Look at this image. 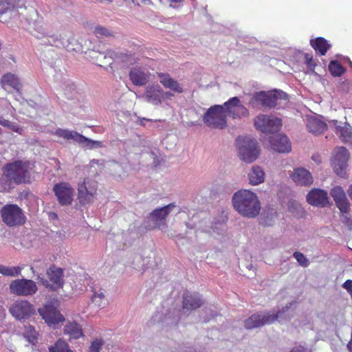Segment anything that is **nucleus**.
Returning <instances> with one entry per match:
<instances>
[{
  "mask_svg": "<svg viewBox=\"0 0 352 352\" xmlns=\"http://www.w3.org/2000/svg\"><path fill=\"white\" fill-rule=\"evenodd\" d=\"M30 162L28 160H16L6 164L0 177V192L9 190L14 184L30 183Z\"/></svg>",
  "mask_w": 352,
  "mask_h": 352,
  "instance_id": "f257e3e1",
  "label": "nucleus"
},
{
  "mask_svg": "<svg viewBox=\"0 0 352 352\" xmlns=\"http://www.w3.org/2000/svg\"><path fill=\"white\" fill-rule=\"evenodd\" d=\"M234 208L243 217L255 218L261 211V202L257 195L245 189L235 192L232 198Z\"/></svg>",
  "mask_w": 352,
  "mask_h": 352,
  "instance_id": "f03ea898",
  "label": "nucleus"
},
{
  "mask_svg": "<svg viewBox=\"0 0 352 352\" xmlns=\"http://www.w3.org/2000/svg\"><path fill=\"white\" fill-rule=\"evenodd\" d=\"M288 100L287 94L282 91H259L256 92L250 98L249 104L254 109L262 107L272 108L276 105L278 100Z\"/></svg>",
  "mask_w": 352,
  "mask_h": 352,
  "instance_id": "7ed1b4c3",
  "label": "nucleus"
},
{
  "mask_svg": "<svg viewBox=\"0 0 352 352\" xmlns=\"http://www.w3.org/2000/svg\"><path fill=\"white\" fill-rule=\"evenodd\" d=\"M294 303L295 302L292 301L287 304L282 309L278 311L276 314H270L269 313H258L253 314L244 321V327L247 329H252L265 324H272L278 318H282L283 315L288 311Z\"/></svg>",
  "mask_w": 352,
  "mask_h": 352,
  "instance_id": "20e7f679",
  "label": "nucleus"
},
{
  "mask_svg": "<svg viewBox=\"0 0 352 352\" xmlns=\"http://www.w3.org/2000/svg\"><path fill=\"white\" fill-rule=\"evenodd\" d=\"M236 147L240 159L246 163L254 162L260 154L257 141L248 137H239Z\"/></svg>",
  "mask_w": 352,
  "mask_h": 352,
  "instance_id": "39448f33",
  "label": "nucleus"
},
{
  "mask_svg": "<svg viewBox=\"0 0 352 352\" xmlns=\"http://www.w3.org/2000/svg\"><path fill=\"white\" fill-rule=\"evenodd\" d=\"M203 120L206 125L212 128L222 129L227 126L226 113L222 105L209 108L204 115Z\"/></svg>",
  "mask_w": 352,
  "mask_h": 352,
  "instance_id": "423d86ee",
  "label": "nucleus"
},
{
  "mask_svg": "<svg viewBox=\"0 0 352 352\" xmlns=\"http://www.w3.org/2000/svg\"><path fill=\"white\" fill-rule=\"evenodd\" d=\"M98 184L96 181L85 179L78 184V200L81 206H85L94 201Z\"/></svg>",
  "mask_w": 352,
  "mask_h": 352,
  "instance_id": "0eeeda50",
  "label": "nucleus"
},
{
  "mask_svg": "<svg viewBox=\"0 0 352 352\" xmlns=\"http://www.w3.org/2000/svg\"><path fill=\"white\" fill-rule=\"evenodd\" d=\"M11 294L19 296H28L35 294L38 290L36 283L30 279H15L9 285Z\"/></svg>",
  "mask_w": 352,
  "mask_h": 352,
  "instance_id": "6e6552de",
  "label": "nucleus"
},
{
  "mask_svg": "<svg viewBox=\"0 0 352 352\" xmlns=\"http://www.w3.org/2000/svg\"><path fill=\"white\" fill-rule=\"evenodd\" d=\"M54 134L58 137L63 138L65 140H72L76 142L84 144L87 148L93 149L94 148H101L102 142L97 140H92L76 131H69L67 129H58Z\"/></svg>",
  "mask_w": 352,
  "mask_h": 352,
  "instance_id": "1a4fd4ad",
  "label": "nucleus"
},
{
  "mask_svg": "<svg viewBox=\"0 0 352 352\" xmlns=\"http://www.w3.org/2000/svg\"><path fill=\"white\" fill-rule=\"evenodd\" d=\"M350 154L344 146H339L333 151L332 166L334 172L339 176L344 177Z\"/></svg>",
  "mask_w": 352,
  "mask_h": 352,
  "instance_id": "9d476101",
  "label": "nucleus"
},
{
  "mask_svg": "<svg viewBox=\"0 0 352 352\" xmlns=\"http://www.w3.org/2000/svg\"><path fill=\"white\" fill-rule=\"evenodd\" d=\"M254 126L263 133H274L280 130L282 126V120L278 118H270L267 115H260L254 120Z\"/></svg>",
  "mask_w": 352,
  "mask_h": 352,
  "instance_id": "9b49d317",
  "label": "nucleus"
},
{
  "mask_svg": "<svg viewBox=\"0 0 352 352\" xmlns=\"http://www.w3.org/2000/svg\"><path fill=\"white\" fill-rule=\"evenodd\" d=\"M53 192L61 206L71 205L74 200V189L67 182L56 184Z\"/></svg>",
  "mask_w": 352,
  "mask_h": 352,
  "instance_id": "f8f14e48",
  "label": "nucleus"
},
{
  "mask_svg": "<svg viewBox=\"0 0 352 352\" xmlns=\"http://www.w3.org/2000/svg\"><path fill=\"white\" fill-rule=\"evenodd\" d=\"M226 117L230 116L233 119L248 117L249 116L248 109L244 107L238 97L230 98L223 104Z\"/></svg>",
  "mask_w": 352,
  "mask_h": 352,
  "instance_id": "ddd939ff",
  "label": "nucleus"
},
{
  "mask_svg": "<svg viewBox=\"0 0 352 352\" xmlns=\"http://www.w3.org/2000/svg\"><path fill=\"white\" fill-rule=\"evenodd\" d=\"M10 312L17 320H22L30 318L35 314L33 306L25 300H16L10 308Z\"/></svg>",
  "mask_w": 352,
  "mask_h": 352,
  "instance_id": "4468645a",
  "label": "nucleus"
},
{
  "mask_svg": "<svg viewBox=\"0 0 352 352\" xmlns=\"http://www.w3.org/2000/svg\"><path fill=\"white\" fill-rule=\"evenodd\" d=\"M147 226L141 221H136L130 225L127 231L122 232V238L124 239L122 248H126L131 245L133 242L143 234L147 232Z\"/></svg>",
  "mask_w": 352,
  "mask_h": 352,
  "instance_id": "2eb2a0df",
  "label": "nucleus"
},
{
  "mask_svg": "<svg viewBox=\"0 0 352 352\" xmlns=\"http://www.w3.org/2000/svg\"><path fill=\"white\" fill-rule=\"evenodd\" d=\"M38 313L49 326L56 325L65 321V317L52 303H47L38 309Z\"/></svg>",
  "mask_w": 352,
  "mask_h": 352,
  "instance_id": "dca6fc26",
  "label": "nucleus"
},
{
  "mask_svg": "<svg viewBox=\"0 0 352 352\" xmlns=\"http://www.w3.org/2000/svg\"><path fill=\"white\" fill-rule=\"evenodd\" d=\"M98 65L103 67H110L116 60H120L122 62H128L133 60V56L130 54L116 52L113 50H108L106 54H100L98 57Z\"/></svg>",
  "mask_w": 352,
  "mask_h": 352,
  "instance_id": "f3484780",
  "label": "nucleus"
},
{
  "mask_svg": "<svg viewBox=\"0 0 352 352\" xmlns=\"http://www.w3.org/2000/svg\"><path fill=\"white\" fill-rule=\"evenodd\" d=\"M306 199L309 204L318 208H325L330 204L327 192L320 188L311 189L307 193Z\"/></svg>",
  "mask_w": 352,
  "mask_h": 352,
  "instance_id": "a211bd4d",
  "label": "nucleus"
},
{
  "mask_svg": "<svg viewBox=\"0 0 352 352\" xmlns=\"http://www.w3.org/2000/svg\"><path fill=\"white\" fill-rule=\"evenodd\" d=\"M336 206L342 214H347L350 211V203L346 197L345 192L340 186L333 187L330 192Z\"/></svg>",
  "mask_w": 352,
  "mask_h": 352,
  "instance_id": "6ab92c4d",
  "label": "nucleus"
},
{
  "mask_svg": "<svg viewBox=\"0 0 352 352\" xmlns=\"http://www.w3.org/2000/svg\"><path fill=\"white\" fill-rule=\"evenodd\" d=\"M272 148L278 153H289L292 150L288 138L282 134H276L270 137Z\"/></svg>",
  "mask_w": 352,
  "mask_h": 352,
  "instance_id": "aec40b11",
  "label": "nucleus"
},
{
  "mask_svg": "<svg viewBox=\"0 0 352 352\" xmlns=\"http://www.w3.org/2000/svg\"><path fill=\"white\" fill-rule=\"evenodd\" d=\"M203 304L204 300L198 293H190L188 291L184 292L182 301V308L184 310H195Z\"/></svg>",
  "mask_w": 352,
  "mask_h": 352,
  "instance_id": "412c9836",
  "label": "nucleus"
},
{
  "mask_svg": "<svg viewBox=\"0 0 352 352\" xmlns=\"http://www.w3.org/2000/svg\"><path fill=\"white\" fill-rule=\"evenodd\" d=\"M47 278L52 283H49V286L52 289L56 290L63 285V269L56 267L55 265H52L46 272Z\"/></svg>",
  "mask_w": 352,
  "mask_h": 352,
  "instance_id": "4be33fe9",
  "label": "nucleus"
},
{
  "mask_svg": "<svg viewBox=\"0 0 352 352\" xmlns=\"http://www.w3.org/2000/svg\"><path fill=\"white\" fill-rule=\"evenodd\" d=\"M335 128V133L342 141L344 143H352V127L347 123L344 122V125L336 120L329 121Z\"/></svg>",
  "mask_w": 352,
  "mask_h": 352,
  "instance_id": "5701e85b",
  "label": "nucleus"
},
{
  "mask_svg": "<svg viewBox=\"0 0 352 352\" xmlns=\"http://www.w3.org/2000/svg\"><path fill=\"white\" fill-rule=\"evenodd\" d=\"M2 220H23L22 210L16 204H7L1 209Z\"/></svg>",
  "mask_w": 352,
  "mask_h": 352,
  "instance_id": "b1692460",
  "label": "nucleus"
},
{
  "mask_svg": "<svg viewBox=\"0 0 352 352\" xmlns=\"http://www.w3.org/2000/svg\"><path fill=\"white\" fill-rule=\"evenodd\" d=\"M291 177L297 185L300 186H309L314 182L310 172L303 168L294 169Z\"/></svg>",
  "mask_w": 352,
  "mask_h": 352,
  "instance_id": "393cba45",
  "label": "nucleus"
},
{
  "mask_svg": "<svg viewBox=\"0 0 352 352\" xmlns=\"http://www.w3.org/2000/svg\"><path fill=\"white\" fill-rule=\"evenodd\" d=\"M157 76L160 79V83L165 89H169L177 94H182L184 92L182 86L177 80L173 78L169 74L158 73Z\"/></svg>",
  "mask_w": 352,
  "mask_h": 352,
  "instance_id": "a878e982",
  "label": "nucleus"
},
{
  "mask_svg": "<svg viewBox=\"0 0 352 352\" xmlns=\"http://www.w3.org/2000/svg\"><path fill=\"white\" fill-rule=\"evenodd\" d=\"M47 263L45 259L36 258L33 261V265L30 267L32 272L37 276L38 280L45 287L49 286V281L41 276L42 273L47 268Z\"/></svg>",
  "mask_w": 352,
  "mask_h": 352,
  "instance_id": "bb28decb",
  "label": "nucleus"
},
{
  "mask_svg": "<svg viewBox=\"0 0 352 352\" xmlns=\"http://www.w3.org/2000/svg\"><path fill=\"white\" fill-rule=\"evenodd\" d=\"M307 127L308 131L315 135H320L327 130L326 122L315 117L307 119Z\"/></svg>",
  "mask_w": 352,
  "mask_h": 352,
  "instance_id": "cd10ccee",
  "label": "nucleus"
},
{
  "mask_svg": "<svg viewBox=\"0 0 352 352\" xmlns=\"http://www.w3.org/2000/svg\"><path fill=\"white\" fill-rule=\"evenodd\" d=\"M162 89L160 86H148L145 94L146 100L154 105H158L162 102Z\"/></svg>",
  "mask_w": 352,
  "mask_h": 352,
  "instance_id": "c85d7f7f",
  "label": "nucleus"
},
{
  "mask_svg": "<svg viewBox=\"0 0 352 352\" xmlns=\"http://www.w3.org/2000/svg\"><path fill=\"white\" fill-rule=\"evenodd\" d=\"M176 209V204L175 203H170L166 206L154 210L150 214V218L151 220H165L169 214Z\"/></svg>",
  "mask_w": 352,
  "mask_h": 352,
  "instance_id": "c756f323",
  "label": "nucleus"
},
{
  "mask_svg": "<svg viewBox=\"0 0 352 352\" xmlns=\"http://www.w3.org/2000/svg\"><path fill=\"white\" fill-rule=\"evenodd\" d=\"M129 76L132 83L136 86L145 85L148 82L147 74L139 67L132 68Z\"/></svg>",
  "mask_w": 352,
  "mask_h": 352,
  "instance_id": "7c9ffc66",
  "label": "nucleus"
},
{
  "mask_svg": "<svg viewBox=\"0 0 352 352\" xmlns=\"http://www.w3.org/2000/svg\"><path fill=\"white\" fill-rule=\"evenodd\" d=\"M310 45L321 56H324L331 47V45L323 37H317L315 39H311Z\"/></svg>",
  "mask_w": 352,
  "mask_h": 352,
  "instance_id": "2f4dec72",
  "label": "nucleus"
},
{
  "mask_svg": "<svg viewBox=\"0 0 352 352\" xmlns=\"http://www.w3.org/2000/svg\"><path fill=\"white\" fill-rule=\"evenodd\" d=\"M250 184L252 185H258L265 180V172L258 166H253L248 174Z\"/></svg>",
  "mask_w": 352,
  "mask_h": 352,
  "instance_id": "473e14b6",
  "label": "nucleus"
},
{
  "mask_svg": "<svg viewBox=\"0 0 352 352\" xmlns=\"http://www.w3.org/2000/svg\"><path fill=\"white\" fill-rule=\"evenodd\" d=\"M1 85L3 89H6V86H8L17 91H19L21 87L19 78L16 76L11 73H7L2 76L1 79Z\"/></svg>",
  "mask_w": 352,
  "mask_h": 352,
  "instance_id": "72a5a7b5",
  "label": "nucleus"
},
{
  "mask_svg": "<svg viewBox=\"0 0 352 352\" xmlns=\"http://www.w3.org/2000/svg\"><path fill=\"white\" fill-rule=\"evenodd\" d=\"M64 334L69 335L71 339H78L84 336L81 327L76 322H69L65 326Z\"/></svg>",
  "mask_w": 352,
  "mask_h": 352,
  "instance_id": "f704fd0d",
  "label": "nucleus"
},
{
  "mask_svg": "<svg viewBox=\"0 0 352 352\" xmlns=\"http://www.w3.org/2000/svg\"><path fill=\"white\" fill-rule=\"evenodd\" d=\"M22 268L19 266H5L0 265V274L6 276L16 277L21 275Z\"/></svg>",
  "mask_w": 352,
  "mask_h": 352,
  "instance_id": "c9c22d12",
  "label": "nucleus"
},
{
  "mask_svg": "<svg viewBox=\"0 0 352 352\" xmlns=\"http://www.w3.org/2000/svg\"><path fill=\"white\" fill-rule=\"evenodd\" d=\"M24 338L30 343L35 345L38 340V333L32 326H25L23 333Z\"/></svg>",
  "mask_w": 352,
  "mask_h": 352,
  "instance_id": "e433bc0d",
  "label": "nucleus"
},
{
  "mask_svg": "<svg viewBox=\"0 0 352 352\" xmlns=\"http://www.w3.org/2000/svg\"><path fill=\"white\" fill-rule=\"evenodd\" d=\"M91 301L96 305L102 307H105L108 303L104 293L100 289L94 292L93 296H91Z\"/></svg>",
  "mask_w": 352,
  "mask_h": 352,
  "instance_id": "4c0bfd02",
  "label": "nucleus"
},
{
  "mask_svg": "<svg viewBox=\"0 0 352 352\" xmlns=\"http://www.w3.org/2000/svg\"><path fill=\"white\" fill-rule=\"evenodd\" d=\"M50 352H74L69 349L68 344L62 339L58 340L55 344L49 347Z\"/></svg>",
  "mask_w": 352,
  "mask_h": 352,
  "instance_id": "58836bf2",
  "label": "nucleus"
},
{
  "mask_svg": "<svg viewBox=\"0 0 352 352\" xmlns=\"http://www.w3.org/2000/svg\"><path fill=\"white\" fill-rule=\"evenodd\" d=\"M329 69L333 76H340L345 72V69L338 60H332L329 65Z\"/></svg>",
  "mask_w": 352,
  "mask_h": 352,
  "instance_id": "ea45409f",
  "label": "nucleus"
},
{
  "mask_svg": "<svg viewBox=\"0 0 352 352\" xmlns=\"http://www.w3.org/2000/svg\"><path fill=\"white\" fill-rule=\"evenodd\" d=\"M141 223L148 226L147 231L155 228L163 230L167 227L166 221H141Z\"/></svg>",
  "mask_w": 352,
  "mask_h": 352,
  "instance_id": "a19ab883",
  "label": "nucleus"
},
{
  "mask_svg": "<svg viewBox=\"0 0 352 352\" xmlns=\"http://www.w3.org/2000/svg\"><path fill=\"white\" fill-rule=\"evenodd\" d=\"M103 344L104 341L102 339H96L91 342L89 352H100Z\"/></svg>",
  "mask_w": 352,
  "mask_h": 352,
  "instance_id": "79ce46f5",
  "label": "nucleus"
},
{
  "mask_svg": "<svg viewBox=\"0 0 352 352\" xmlns=\"http://www.w3.org/2000/svg\"><path fill=\"white\" fill-rule=\"evenodd\" d=\"M293 256L297 260V261L301 266H303V267L308 266L309 261L302 253L299 252H296L294 253Z\"/></svg>",
  "mask_w": 352,
  "mask_h": 352,
  "instance_id": "37998d69",
  "label": "nucleus"
},
{
  "mask_svg": "<svg viewBox=\"0 0 352 352\" xmlns=\"http://www.w3.org/2000/svg\"><path fill=\"white\" fill-rule=\"evenodd\" d=\"M94 33L98 37H100V36H108L110 35L109 31L107 28L102 27V26H96L94 28Z\"/></svg>",
  "mask_w": 352,
  "mask_h": 352,
  "instance_id": "c03bdc74",
  "label": "nucleus"
},
{
  "mask_svg": "<svg viewBox=\"0 0 352 352\" xmlns=\"http://www.w3.org/2000/svg\"><path fill=\"white\" fill-rule=\"evenodd\" d=\"M204 311L206 314V316L204 317V322H208L217 316V312L210 308L206 307Z\"/></svg>",
  "mask_w": 352,
  "mask_h": 352,
  "instance_id": "a18cd8bd",
  "label": "nucleus"
},
{
  "mask_svg": "<svg viewBox=\"0 0 352 352\" xmlns=\"http://www.w3.org/2000/svg\"><path fill=\"white\" fill-rule=\"evenodd\" d=\"M305 63H306L307 65L308 66V67L310 69L313 70L316 65V64L315 63L314 60L313 58V56L309 54H306L305 55Z\"/></svg>",
  "mask_w": 352,
  "mask_h": 352,
  "instance_id": "49530a36",
  "label": "nucleus"
},
{
  "mask_svg": "<svg viewBox=\"0 0 352 352\" xmlns=\"http://www.w3.org/2000/svg\"><path fill=\"white\" fill-rule=\"evenodd\" d=\"M6 121L8 122V124H7V125H3V126L9 128L10 130H12L14 132L18 133L19 134L21 133L22 129L19 126L12 124L10 121H9L8 120H6Z\"/></svg>",
  "mask_w": 352,
  "mask_h": 352,
  "instance_id": "de8ad7c7",
  "label": "nucleus"
},
{
  "mask_svg": "<svg viewBox=\"0 0 352 352\" xmlns=\"http://www.w3.org/2000/svg\"><path fill=\"white\" fill-rule=\"evenodd\" d=\"M48 42L51 45H54L56 47H58L60 44H62V42L60 41V37L58 38V36H50V39L48 40Z\"/></svg>",
  "mask_w": 352,
  "mask_h": 352,
  "instance_id": "09e8293b",
  "label": "nucleus"
},
{
  "mask_svg": "<svg viewBox=\"0 0 352 352\" xmlns=\"http://www.w3.org/2000/svg\"><path fill=\"white\" fill-rule=\"evenodd\" d=\"M210 224H211V230H206V232H216V230L215 229H218L219 228V226H223V223L224 221H210ZM217 233H219L218 231H217Z\"/></svg>",
  "mask_w": 352,
  "mask_h": 352,
  "instance_id": "8fccbe9b",
  "label": "nucleus"
},
{
  "mask_svg": "<svg viewBox=\"0 0 352 352\" xmlns=\"http://www.w3.org/2000/svg\"><path fill=\"white\" fill-rule=\"evenodd\" d=\"M343 287L347 290L349 293L352 292V280H346L343 284Z\"/></svg>",
  "mask_w": 352,
  "mask_h": 352,
  "instance_id": "3c124183",
  "label": "nucleus"
},
{
  "mask_svg": "<svg viewBox=\"0 0 352 352\" xmlns=\"http://www.w3.org/2000/svg\"><path fill=\"white\" fill-rule=\"evenodd\" d=\"M174 96V94L171 92H169V91H164L162 90V99H168V100H171L172 98Z\"/></svg>",
  "mask_w": 352,
  "mask_h": 352,
  "instance_id": "603ef678",
  "label": "nucleus"
},
{
  "mask_svg": "<svg viewBox=\"0 0 352 352\" xmlns=\"http://www.w3.org/2000/svg\"><path fill=\"white\" fill-rule=\"evenodd\" d=\"M9 227H15L23 225L25 221H4Z\"/></svg>",
  "mask_w": 352,
  "mask_h": 352,
  "instance_id": "864d4df0",
  "label": "nucleus"
},
{
  "mask_svg": "<svg viewBox=\"0 0 352 352\" xmlns=\"http://www.w3.org/2000/svg\"><path fill=\"white\" fill-rule=\"evenodd\" d=\"M290 352H307V350L302 346H298L294 347Z\"/></svg>",
  "mask_w": 352,
  "mask_h": 352,
  "instance_id": "5fc2aeb1",
  "label": "nucleus"
},
{
  "mask_svg": "<svg viewBox=\"0 0 352 352\" xmlns=\"http://www.w3.org/2000/svg\"><path fill=\"white\" fill-rule=\"evenodd\" d=\"M345 227L347 228L348 230H352V221H344Z\"/></svg>",
  "mask_w": 352,
  "mask_h": 352,
  "instance_id": "6e6d98bb",
  "label": "nucleus"
},
{
  "mask_svg": "<svg viewBox=\"0 0 352 352\" xmlns=\"http://www.w3.org/2000/svg\"><path fill=\"white\" fill-rule=\"evenodd\" d=\"M312 160L314 161H315L316 163L319 164L320 163L321 160H320V157L319 155H314L312 156Z\"/></svg>",
  "mask_w": 352,
  "mask_h": 352,
  "instance_id": "4d7b16f0",
  "label": "nucleus"
},
{
  "mask_svg": "<svg viewBox=\"0 0 352 352\" xmlns=\"http://www.w3.org/2000/svg\"><path fill=\"white\" fill-rule=\"evenodd\" d=\"M191 222H192V223H190V222H186L185 225L187 228L192 229L195 226V224L194 221H191Z\"/></svg>",
  "mask_w": 352,
  "mask_h": 352,
  "instance_id": "13d9d810",
  "label": "nucleus"
},
{
  "mask_svg": "<svg viewBox=\"0 0 352 352\" xmlns=\"http://www.w3.org/2000/svg\"><path fill=\"white\" fill-rule=\"evenodd\" d=\"M347 193L352 200V184L349 186V189L347 190Z\"/></svg>",
  "mask_w": 352,
  "mask_h": 352,
  "instance_id": "bf43d9fd",
  "label": "nucleus"
},
{
  "mask_svg": "<svg viewBox=\"0 0 352 352\" xmlns=\"http://www.w3.org/2000/svg\"><path fill=\"white\" fill-rule=\"evenodd\" d=\"M8 122L6 121V119H3L0 117V124L1 125H7Z\"/></svg>",
  "mask_w": 352,
  "mask_h": 352,
  "instance_id": "052dcab7",
  "label": "nucleus"
},
{
  "mask_svg": "<svg viewBox=\"0 0 352 352\" xmlns=\"http://www.w3.org/2000/svg\"><path fill=\"white\" fill-rule=\"evenodd\" d=\"M168 1L171 2V3H182L184 0H168Z\"/></svg>",
  "mask_w": 352,
  "mask_h": 352,
  "instance_id": "680f3d73",
  "label": "nucleus"
},
{
  "mask_svg": "<svg viewBox=\"0 0 352 352\" xmlns=\"http://www.w3.org/2000/svg\"><path fill=\"white\" fill-rule=\"evenodd\" d=\"M143 120H145V118H143L142 120L140 121V124L142 126H145L144 123L143 122ZM147 121H152V120L146 119Z\"/></svg>",
  "mask_w": 352,
  "mask_h": 352,
  "instance_id": "e2e57ef3",
  "label": "nucleus"
},
{
  "mask_svg": "<svg viewBox=\"0 0 352 352\" xmlns=\"http://www.w3.org/2000/svg\"><path fill=\"white\" fill-rule=\"evenodd\" d=\"M261 223H262L263 226H271V224H267V221H261Z\"/></svg>",
  "mask_w": 352,
  "mask_h": 352,
  "instance_id": "0e129e2a",
  "label": "nucleus"
},
{
  "mask_svg": "<svg viewBox=\"0 0 352 352\" xmlns=\"http://www.w3.org/2000/svg\"><path fill=\"white\" fill-rule=\"evenodd\" d=\"M142 2L144 3H148V4L152 3V1L151 0H143Z\"/></svg>",
  "mask_w": 352,
  "mask_h": 352,
  "instance_id": "69168bd1",
  "label": "nucleus"
},
{
  "mask_svg": "<svg viewBox=\"0 0 352 352\" xmlns=\"http://www.w3.org/2000/svg\"><path fill=\"white\" fill-rule=\"evenodd\" d=\"M1 226H2L1 221H0V236H1V234H2V229H1Z\"/></svg>",
  "mask_w": 352,
  "mask_h": 352,
  "instance_id": "338daca9",
  "label": "nucleus"
},
{
  "mask_svg": "<svg viewBox=\"0 0 352 352\" xmlns=\"http://www.w3.org/2000/svg\"><path fill=\"white\" fill-rule=\"evenodd\" d=\"M98 161V160H93L91 163V164H94V163H97Z\"/></svg>",
  "mask_w": 352,
  "mask_h": 352,
  "instance_id": "774afa93",
  "label": "nucleus"
}]
</instances>
